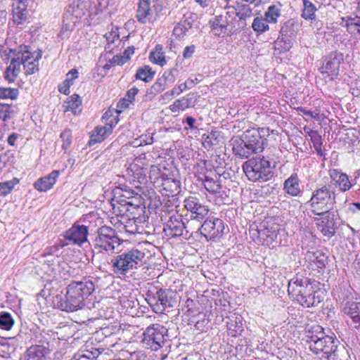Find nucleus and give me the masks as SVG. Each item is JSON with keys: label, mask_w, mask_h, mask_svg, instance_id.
<instances>
[{"label": "nucleus", "mask_w": 360, "mask_h": 360, "mask_svg": "<svg viewBox=\"0 0 360 360\" xmlns=\"http://www.w3.org/2000/svg\"><path fill=\"white\" fill-rule=\"evenodd\" d=\"M94 290V284L89 279L72 281L67 286L65 295L55 297L54 304L62 311H75L84 306V300Z\"/></svg>", "instance_id": "obj_1"}, {"label": "nucleus", "mask_w": 360, "mask_h": 360, "mask_svg": "<svg viewBox=\"0 0 360 360\" xmlns=\"http://www.w3.org/2000/svg\"><path fill=\"white\" fill-rule=\"evenodd\" d=\"M270 135L269 128H252L246 130L240 139L233 142L232 150L240 158H248L254 153H262L267 145Z\"/></svg>", "instance_id": "obj_2"}, {"label": "nucleus", "mask_w": 360, "mask_h": 360, "mask_svg": "<svg viewBox=\"0 0 360 360\" xmlns=\"http://www.w3.org/2000/svg\"><path fill=\"white\" fill-rule=\"evenodd\" d=\"M288 292L304 307L317 306L323 300V292L317 289V283L302 276H296L288 282Z\"/></svg>", "instance_id": "obj_3"}, {"label": "nucleus", "mask_w": 360, "mask_h": 360, "mask_svg": "<svg viewBox=\"0 0 360 360\" xmlns=\"http://www.w3.org/2000/svg\"><path fill=\"white\" fill-rule=\"evenodd\" d=\"M309 348L316 354H322L327 360H338L340 341L333 335H326L320 326H312L307 335Z\"/></svg>", "instance_id": "obj_4"}, {"label": "nucleus", "mask_w": 360, "mask_h": 360, "mask_svg": "<svg viewBox=\"0 0 360 360\" xmlns=\"http://www.w3.org/2000/svg\"><path fill=\"white\" fill-rule=\"evenodd\" d=\"M122 241L115 229L105 225L99 227L92 240L93 260L96 259L103 252L108 255L115 253L116 250H119Z\"/></svg>", "instance_id": "obj_5"}, {"label": "nucleus", "mask_w": 360, "mask_h": 360, "mask_svg": "<svg viewBox=\"0 0 360 360\" xmlns=\"http://www.w3.org/2000/svg\"><path fill=\"white\" fill-rule=\"evenodd\" d=\"M271 155L266 157L253 158L243 165V169L248 177L252 181H266L272 176L271 160L275 162L276 148H269Z\"/></svg>", "instance_id": "obj_6"}, {"label": "nucleus", "mask_w": 360, "mask_h": 360, "mask_svg": "<svg viewBox=\"0 0 360 360\" xmlns=\"http://www.w3.org/2000/svg\"><path fill=\"white\" fill-rule=\"evenodd\" d=\"M336 192L330 185H320L311 192L308 201L310 211L316 216L333 210L336 205Z\"/></svg>", "instance_id": "obj_7"}, {"label": "nucleus", "mask_w": 360, "mask_h": 360, "mask_svg": "<svg viewBox=\"0 0 360 360\" xmlns=\"http://www.w3.org/2000/svg\"><path fill=\"white\" fill-rule=\"evenodd\" d=\"M144 257L145 253L138 249L122 252L112 259L113 271L116 274L125 275L128 271L137 269Z\"/></svg>", "instance_id": "obj_8"}, {"label": "nucleus", "mask_w": 360, "mask_h": 360, "mask_svg": "<svg viewBox=\"0 0 360 360\" xmlns=\"http://www.w3.org/2000/svg\"><path fill=\"white\" fill-rule=\"evenodd\" d=\"M169 341L167 329L161 325H153L143 333L142 342L145 347L157 351L164 347Z\"/></svg>", "instance_id": "obj_9"}, {"label": "nucleus", "mask_w": 360, "mask_h": 360, "mask_svg": "<svg viewBox=\"0 0 360 360\" xmlns=\"http://www.w3.org/2000/svg\"><path fill=\"white\" fill-rule=\"evenodd\" d=\"M10 52H17L20 65H23L26 75H32L39 71V60L42 56V51L40 49L32 52L30 46L20 45L17 49H11Z\"/></svg>", "instance_id": "obj_10"}, {"label": "nucleus", "mask_w": 360, "mask_h": 360, "mask_svg": "<svg viewBox=\"0 0 360 360\" xmlns=\"http://www.w3.org/2000/svg\"><path fill=\"white\" fill-rule=\"evenodd\" d=\"M156 313L163 312L167 307H173L177 302L176 292L169 289H159L153 296L147 299Z\"/></svg>", "instance_id": "obj_11"}, {"label": "nucleus", "mask_w": 360, "mask_h": 360, "mask_svg": "<svg viewBox=\"0 0 360 360\" xmlns=\"http://www.w3.org/2000/svg\"><path fill=\"white\" fill-rule=\"evenodd\" d=\"M163 231L165 235L169 238H175L184 236L187 238L188 233H193L194 229L192 226V222L187 221L185 223L182 220V216L174 214L170 217L169 219L164 224Z\"/></svg>", "instance_id": "obj_12"}, {"label": "nucleus", "mask_w": 360, "mask_h": 360, "mask_svg": "<svg viewBox=\"0 0 360 360\" xmlns=\"http://www.w3.org/2000/svg\"><path fill=\"white\" fill-rule=\"evenodd\" d=\"M184 207L189 214L186 217H189L190 222L193 224V221H201L203 220L209 213V208L207 205L202 203L198 198L195 196H189L186 198L184 201ZM193 226V224H192Z\"/></svg>", "instance_id": "obj_13"}, {"label": "nucleus", "mask_w": 360, "mask_h": 360, "mask_svg": "<svg viewBox=\"0 0 360 360\" xmlns=\"http://www.w3.org/2000/svg\"><path fill=\"white\" fill-rule=\"evenodd\" d=\"M343 53L339 51H332L325 58L321 68V74L324 77H329L330 80L339 74L340 65L343 62Z\"/></svg>", "instance_id": "obj_14"}, {"label": "nucleus", "mask_w": 360, "mask_h": 360, "mask_svg": "<svg viewBox=\"0 0 360 360\" xmlns=\"http://www.w3.org/2000/svg\"><path fill=\"white\" fill-rule=\"evenodd\" d=\"M320 217L316 220L318 229L324 236L332 238L338 228L337 214L331 210Z\"/></svg>", "instance_id": "obj_15"}, {"label": "nucleus", "mask_w": 360, "mask_h": 360, "mask_svg": "<svg viewBox=\"0 0 360 360\" xmlns=\"http://www.w3.org/2000/svg\"><path fill=\"white\" fill-rule=\"evenodd\" d=\"M194 231L200 230V233L203 235L207 240H214L220 236L225 229L224 222L221 219L216 218L214 220H205L203 224L196 227H193Z\"/></svg>", "instance_id": "obj_16"}, {"label": "nucleus", "mask_w": 360, "mask_h": 360, "mask_svg": "<svg viewBox=\"0 0 360 360\" xmlns=\"http://www.w3.org/2000/svg\"><path fill=\"white\" fill-rule=\"evenodd\" d=\"M215 35L224 37L236 32L235 24L226 15H216L209 22Z\"/></svg>", "instance_id": "obj_17"}, {"label": "nucleus", "mask_w": 360, "mask_h": 360, "mask_svg": "<svg viewBox=\"0 0 360 360\" xmlns=\"http://www.w3.org/2000/svg\"><path fill=\"white\" fill-rule=\"evenodd\" d=\"M295 22L292 20L286 21L281 27L280 30L281 37H279L274 42L275 49L280 52H285L290 49L291 43L289 38L295 36V31L294 29Z\"/></svg>", "instance_id": "obj_18"}, {"label": "nucleus", "mask_w": 360, "mask_h": 360, "mask_svg": "<svg viewBox=\"0 0 360 360\" xmlns=\"http://www.w3.org/2000/svg\"><path fill=\"white\" fill-rule=\"evenodd\" d=\"M88 233V226L75 224L65 232V238L72 243L81 246L87 241Z\"/></svg>", "instance_id": "obj_19"}, {"label": "nucleus", "mask_w": 360, "mask_h": 360, "mask_svg": "<svg viewBox=\"0 0 360 360\" xmlns=\"http://www.w3.org/2000/svg\"><path fill=\"white\" fill-rule=\"evenodd\" d=\"M197 93H189L181 98L176 100L174 103L169 106V109L173 112H179V111H184L188 108H193L197 103Z\"/></svg>", "instance_id": "obj_20"}, {"label": "nucleus", "mask_w": 360, "mask_h": 360, "mask_svg": "<svg viewBox=\"0 0 360 360\" xmlns=\"http://www.w3.org/2000/svg\"><path fill=\"white\" fill-rule=\"evenodd\" d=\"M342 312L350 317L354 328H360V302H346L343 305Z\"/></svg>", "instance_id": "obj_21"}, {"label": "nucleus", "mask_w": 360, "mask_h": 360, "mask_svg": "<svg viewBox=\"0 0 360 360\" xmlns=\"http://www.w3.org/2000/svg\"><path fill=\"white\" fill-rule=\"evenodd\" d=\"M60 172L58 170H53L48 175L39 178L34 183V187L36 190L40 192H46L50 190L56 184Z\"/></svg>", "instance_id": "obj_22"}, {"label": "nucleus", "mask_w": 360, "mask_h": 360, "mask_svg": "<svg viewBox=\"0 0 360 360\" xmlns=\"http://www.w3.org/2000/svg\"><path fill=\"white\" fill-rule=\"evenodd\" d=\"M160 181L162 190L165 191L164 194L167 196L174 195L180 191V181L177 179L167 177L162 175L158 183Z\"/></svg>", "instance_id": "obj_23"}, {"label": "nucleus", "mask_w": 360, "mask_h": 360, "mask_svg": "<svg viewBox=\"0 0 360 360\" xmlns=\"http://www.w3.org/2000/svg\"><path fill=\"white\" fill-rule=\"evenodd\" d=\"M283 190L288 195L297 197L302 193L300 179L297 173H292L283 183Z\"/></svg>", "instance_id": "obj_24"}, {"label": "nucleus", "mask_w": 360, "mask_h": 360, "mask_svg": "<svg viewBox=\"0 0 360 360\" xmlns=\"http://www.w3.org/2000/svg\"><path fill=\"white\" fill-rule=\"evenodd\" d=\"M329 175L336 186H338L341 191L345 192L352 188V184L348 176L338 169H333L329 171Z\"/></svg>", "instance_id": "obj_25"}, {"label": "nucleus", "mask_w": 360, "mask_h": 360, "mask_svg": "<svg viewBox=\"0 0 360 360\" xmlns=\"http://www.w3.org/2000/svg\"><path fill=\"white\" fill-rule=\"evenodd\" d=\"M12 53L13 56L11 60L10 65L4 72V79L9 83L15 82L21 70L20 61L19 60L17 52Z\"/></svg>", "instance_id": "obj_26"}, {"label": "nucleus", "mask_w": 360, "mask_h": 360, "mask_svg": "<svg viewBox=\"0 0 360 360\" xmlns=\"http://www.w3.org/2000/svg\"><path fill=\"white\" fill-rule=\"evenodd\" d=\"M228 333L232 337H236L243 331V317L233 314L227 317L226 321Z\"/></svg>", "instance_id": "obj_27"}, {"label": "nucleus", "mask_w": 360, "mask_h": 360, "mask_svg": "<svg viewBox=\"0 0 360 360\" xmlns=\"http://www.w3.org/2000/svg\"><path fill=\"white\" fill-rule=\"evenodd\" d=\"M174 71V69H172L168 75H167L166 72L164 73L163 75L158 78L150 88L148 94L156 95L162 91L166 88V86L169 85V82L170 83H173L174 82V79L173 77V72Z\"/></svg>", "instance_id": "obj_28"}, {"label": "nucleus", "mask_w": 360, "mask_h": 360, "mask_svg": "<svg viewBox=\"0 0 360 360\" xmlns=\"http://www.w3.org/2000/svg\"><path fill=\"white\" fill-rule=\"evenodd\" d=\"M150 0H139L136 18L141 24L146 23L151 14Z\"/></svg>", "instance_id": "obj_29"}, {"label": "nucleus", "mask_w": 360, "mask_h": 360, "mask_svg": "<svg viewBox=\"0 0 360 360\" xmlns=\"http://www.w3.org/2000/svg\"><path fill=\"white\" fill-rule=\"evenodd\" d=\"M112 131V127L111 125L96 127L94 129V134L90 137L89 144L92 145L102 142Z\"/></svg>", "instance_id": "obj_30"}, {"label": "nucleus", "mask_w": 360, "mask_h": 360, "mask_svg": "<svg viewBox=\"0 0 360 360\" xmlns=\"http://www.w3.org/2000/svg\"><path fill=\"white\" fill-rule=\"evenodd\" d=\"M65 11L76 19L80 18L84 15L83 3L81 0H70Z\"/></svg>", "instance_id": "obj_31"}, {"label": "nucleus", "mask_w": 360, "mask_h": 360, "mask_svg": "<svg viewBox=\"0 0 360 360\" xmlns=\"http://www.w3.org/2000/svg\"><path fill=\"white\" fill-rule=\"evenodd\" d=\"M149 59L153 63L157 64L161 67L166 65L165 52L163 46L161 44H157L154 49L150 53Z\"/></svg>", "instance_id": "obj_32"}, {"label": "nucleus", "mask_w": 360, "mask_h": 360, "mask_svg": "<svg viewBox=\"0 0 360 360\" xmlns=\"http://www.w3.org/2000/svg\"><path fill=\"white\" fill-rule=\"evenodd\" d=\"M16 106L6 103H0V119L8 122L13 119L16 114Z\"/></svg>", "instance_id": "obj_33"}, {"label": "nucleus", "mask_w": 360, "mask_h": 360, "mask_svg": "<svg viewBox=\"0 0 360 360\" xmlns=\"http://www.w3.org/2000/svg\"><path fill=\"white\" fill-rule=\"evenodd\" d=\"M307 255L309 259L314 262L318 268L325 267L328 262V257L321 250L309 251Z\"/></svg>", "instance_id": "obj_34"}, {"label": "nucleus", "mask_w": 360, "mask_h": 360, "mask_svg": "<svg viewBox=\"0 0 360 360\" xmlns=\"http://www.w3.org/2000/svg\"><path fill=\"white\" fill-rule=\"evenodd\" d=\"M66 110H70L74 115L79 113L82 110V101L77 94L72 95L65 103Z\"/></svg>", "instance_id": "obj_35"}, {"label": "nucleus", "mask_w": 360, "mask_h": 360, "mask_svg": "<svg viewBox=\"0 0 360 360\" xmlns=\"http://www.w3.org/2000/svg\"><path fill=\"white\" fill-rule=\"evenodd\" d=\"M237 11V17L240 20L239 25L243 28L246 25V23L244 22L245 19L252 15V9L250 4H243L239 6Z\"/></svg>", "instance_id": "obj_36"}, {"label": "nucleus", "mask_w": 360, "mask_h": 360, "mask_svg": "<svg viewBox=\"0 0 360 360\" xmlns=\"http://www.w3.org/2000/svg\"><path fill=\"white\" fill-rule=\"evenodd\" d=\"M155 76V72L148 65H145L138 69L135 77L136 79L149 82L153 80Z\"/></svg>", "instance_id": "obj_37"}, {"label": "nucleus", "mask_w": 360, "mask_h": 360, "mask_svg": "<svg viewBox=\"0 0 360 360\" xmlns=\"http://www.w3.org/2000/svg\"><path fill=\"white\" fill-rule=\"evenodd\" d=\"M191 27V22L187 19L181 20L180 22L175 25L173 30V34L179 38H183Z\"/></svg>", "instance_id": "obj_38"}, {"label": "nucleus", "mask_w": 360, "mask_h": 360, "mask_svg": "<svg viewBox=\"0 0 360 360\" xmlns=\"http://www.w3.org/2000/svg\"><path fill=\"white\" fill-rule=\"evenodd\" d=\"M302 17L305 20H313L316 17V6L309 0H303Z\"/></svg>", "instance_id": "obj_39"}, {"label": "nucleus", "mask_w": 360, "mask_h": 360, "mask_svg": "<svg viewBox=\"0 0 360 360\" xmlns=\"http://www.w3.org/2000/svg\"><path fill=\"white\" fill-rule=\"evenodd\" d=\"M19 93V90L17 88L0 86V99L1 100H16Z\"/></svg>", "instance_id": "obj_40"}, {"label": "nucleus", "mask_w": 360, "mask_h": 360, "mask_svg": "<svg viewBox=\"0 0 360 360\" xmlns=\"http://www.w3.org/2000/svg\"><path fill=\"white\" fill-rule=\"evenodd\" d=\"M14 324V320L10 313L2 311L0 313V328L10 330Z\"/></svg>", "instance_id": "obj_41"}, {"label": "nucleus", "mask_w": 360, "mask_h": 360, "mask_svg": "<svg viewBox=\"0 0 360 360\" xmlns=\"http://www.w3.org/2000/svg\"><path fill=\"white\" fill-rule=\"evenodd\" d=\"M26 7L20 5L13 10V21L15 23L20 25L26 20L27 15Z\"/></svg>", "instance_id": "obj_42"}, {"label": "nucleus", "mask_w": 360, "mask_h": 360, "mask_svg": "<svg viewBox=\"0 0 360 360\" xmlns=\"http://www.w3.org/2000/svg\"><path fill=\"white\" fill-rule=\"evenodd\" d=\"M19 183V179L13 178L11 181L0 183V196H5L10 193L14 186Z\"/></svg>", "instance_id": "obj_43"}, {"label": "nucleus", "mask_w": 360, "mask_h": 360, "mask_svg": "<svg viewBox=\"0 0 360 360\" xmlns=\"http://www.w3.org/2000/svg\"><path fill=\"white\" fill-rule=\"evenodd\" d=\"M252 27L255 32L262 33L269 29L265 18L257 17L254 19Z\"/></svg>", "instance_id": "obj_44"}, {"label": "nucleus", "mask_w": 360, "mask_h": 360, "mask_svg": "<svg viewBox=\"0 0 360 360\" xmlns=\"http://www.w3.org/2000/svg\"><path fill=\"white\" fill-rule=\"evenodd\" d=\"M204 186L208 192L212 193H219L221 189V186L219 183L206 176L204 179Z\"/></svg>", "instance_id": "obj_45"}, {"label": "nucleus", "mask_w": 360, "mask_h": 360, "mask_svg": "<svg viewBox=\"0 0 360 360\" xmlns=\"http://www.w3.org/2000/svg\"><path fill=\"white\" fill-rule=\"evenodd\" d=\"M280 15V11L276 6H270L265 13V19L268 22H276Z\"/></svg>", "instance_id": "obj_46"}, {"label": "nucleus", "mask_w": 360, "mask_h": 360, "mask_svg": "<svg viewBox=\"0 0 360 360\" xmlns=\"http://www.w3.org/2000/svg\"><path fill=\"white\" fill-rule=\"evenodd\" d=\"M124 229L127 233L130 234H135L139 233V226L136 224V220L133 219H128L124 226Z\"/></svg>", "instance_id": "obj_47"}, {"label": "nucleus", "mask_w": 360, "mask_h": 360, "mask_svg": "<svg viewBox=\"0 0 360 360\" xmlns=\"http://www.w3.org/2000/svg\"><path fill=\"white\" fill-rule=\"evenodd\" d=\"M217 131L210 132L206 137L204 139L203 144L207 146H216L218 143L217 138L219 136Z\"/></svg>", "instance_id": "obj_48"}, {"label": "nucleus", "mask_w": 360, "mask_h": 360, "mask_svg": "<svg viewBox=\"0 0 360 360\" xmlns=\"http://www.w3.org/2000/svg\"><path fill=\"white\" fill-rule=\"evenodd\" d=\"M309 135L311 137V141L313 143V146L315 150H320V147L322 146V139L321 136L316 131L310 130Z\"/></svg>", "instance_id": "obj_49"}, {"label": "nucleus", "mask_w": 360, "mask_h": 360, "mask_svg": "<svg viewBox=\"0 0 360 360\" xmlns=\"http://www.w3.org/2000/svg\"><path fill=\"white\" fill-rule=\"evenodd\" d=\"M185 89L183 83L179 84L178 86L174 87L172 90L165 92L163 95V98L165 99H171L175 95H179L182 93Z\"/></svg>", "instance_id": "obj_50"}, {"label": "nucleus", "mask_w": 360, "mask_h": 360, "mask_svg": "<svg viewBox=\"0 0 360 360\" xmlns=\"http://www.w3.org/2000/svg\"><path fill=\"white\" fill-rule=\"evenodd\" d=\"M44 355L40 350L36 348H30L27 350V360H43Z\"/></svg>", "instance_id": "obj_51"}, {"label": "nucleus", "mask_w": 360, "mask_h": 360, "mask_svg": "<svg viewBox=\"0 0 360 360\" xmlns=\"http://www.w3.org/2000/svg\"><path fill=\"white\" fill-rule=\"evenodd\" d=\"M297 110L300 113L301 112L306 116H309L316 121H319L320 120L319 111L317 110H316L314 111H311V110H307L305 108L299 107L297 108Z\"/></svg>", "instance_id": "obj_52"}, {"label": "nucleus", "mask_w": 360, "mask_h": 360, "mask_svg": "<svg viewBox=\"0 0 360 360\" xmlns=\"http://www.w3.org/2000/svg\"><path fill=\"white\" fill-rule=\"evenodd\" d=\"M72 84V79H70V77H66L63 82L58 86V91L60 93L64 94L65 95H68L70 94V87Z\"/></svg>", "instance_id": "obj_53"}, {"label": "nucleus", "mask_w": 360, "mask_h": 360, "mask_svg": "<svg viewBox=\"0 0 360 360\" xmlns=\"http://www.w3.org/2000/svg\"><path fill=\"white\" fill-rule=\"evenodd\" d=\"M73 27L74 25H71L69 23L65 24L60 32L61 37L63 39L64 37H68L70 32L72 30Z\"/></svg>", "instance_id": "obj_54"}, {"label": "nucleus", "mask_w": 360, "mask_h": 360, "mask_svg": "<svg viewBox=\"0 0 360 360\" xmlns=\"http://www.w3.org/2000/svg\"><path fill=\"white\" fill-rule=\"evenodd\" d=\"M127 61V57L123 56L116 55L114 56L111 60V63L114 65H122Z\"/></svg>", "instance_id": "obj_55"}, {"label": "nucleus", "mask_w": 360, "mask_h": 360, "mask_svg": "<svg viewBox=\"0 0 360 360\" xmlns=\"http://www.w3.org/2000/svg\"><path fill=\"white\" fill-rule=\"evenodd\" d=\"M138 92L139 89L136 87H132L131 89H129L126 95V100L129 103H131L134 100V97Z\"/></svg>", "instance_id": "obj_56"}, {"label": "nucleus", "mask_w": 360, "mask_h": 360, "mask_svg": "<svg viewBox=\"0 0 360 360\" xmlns=\"http://www.w3.org/2000/svg\"><path fill=\"white\" fill-rule=\"evenodd\" d=\"M195 52V46H186L183 51V56L184 58H190L193 53Z\"/></svg>", "instance_id": "obj_57"}, {"label": "nucleus", "mask_w": 360, "mask_h": 360, "mask_svg": "<svg viewBox=\"0 0 360 360\" xmlns=\"http://www.w3.org/2000/svg\"><path fill=\"white\" fill-rule=\"evenodd\" d=\"M95 358L92 352H86V354H78L75 356L76 360H91Z\"/></svg>", "instance_id": "obj_58"}, {"label": "nucleus", "mask_w": 360, "mask_h": 360, "mask_svg": "<svg viewBox=\"0 0 360 360\" xmlns=\"http://www.w3.org/2000/svg\"><path fill=\"white\" fill-rule=\"evenodd\" d=\"M6 11L2 3H0V25H3L6 20Z\"/></svg>", "instance_id": "obj_59"}, {"label": "nucleus", "mask_w": 360, "mask_h": 360, "mask_svg": "<svg viewBox=\"0 0 360 360\" xmlns=\"http://www.w3.org/2000/svg\"><path fill=\"white\" fill-rule=\"evenodd\" d=\"M60 137L63 139H65L66 143L63 144V148H65L66 146H68L70 144L71 140H70V133L69 131H63L60 134Z\"/></svg>", "instance_id": "obj_60"}, {"label": "nucleus", "mask_w": 360, "mask_h": 360, "mask_svg": "<svg viewBox=\"0 0 360 360\" xmlns=\"http://www.w3.org/2000/svg\"><path fill=\"white\" fill-rule=\"evenodd\" d=\"M197 80V78H195V79L189 78L186 80L185 82L183 83L185 89L186 90L192 89L196 84Z\"/></svg>", "instance_id": "obj_61"}, {"label": "nucleus", "mask_w": 360, "mask_h": 360, "mask_svg": "<svg viewBox=\"0 0 360 360\" xmlns=\"http://www.w3.org/2000/svg\"><path fill=\"white\" fill-rule=\"evenodd\" d=\"M238 11L237 9L232 8L231 10L226 12V16H228V19L232 20V22L235 20L236 17L237 16Z\"/></svg>", "instance_id": "obj_62"}, {"label": "nucleus", "mask_w": 360, "mask_h": 360, "mask_svg": "<svg viewBox=\"0 0 360 360\" xmlns=\"http://www.w3.org/2000/svg\"><path fill=\"white\" fill-rule=\"evenodd\" d=\"M353 18L352 15H347L342 18V20L345 22L347 27L351 30H352Z\"/></svg>", "instance_id": "obj_63"}, {"label": "nucleus", "mask_w": 360, "mask_h": 360, "mask_svg": "<svg viewBox=\"0 0 360 360\" xmlns=\"http://www.w3.org/2000/svg\"><path fill=\"white\" fill-rule=\"evenodd\" d=\"M352 22V29H354V31H356L360 27V16H354Z\"/></svg>", "instance_id": "obj_64"}]
</instances>
